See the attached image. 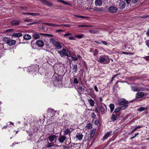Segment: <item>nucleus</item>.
<instances>
[{
    "label": "nucleus",
    "mask_w": 149,
    "mask_h": 149,
    "mask_svg": "<svg viewBox=\"0 0 149 149\" xmlns=\"http://www.w3.org/2000/svg\"><path fill=\"white\" fill-rule=\"evenodd\" d=\"M100 111L102 114H104L107 110V106L104 104V105L100 106Z\"/></svg>",
    "instance_id": "nucleus-6"
},
{
    "label": "nucleus",
    "mask_w": 149,
    "mask_h": 149,
    "mask_svg": "<svg viewBox=\"0 0 149 149\" xmlns=\"http://www.w3.org/2000/svg\"><path fill=\"white\" fill-rule=\"evenodd\" d=\"M75 37V36L74 37L72 36H70L69 37V39L70 40H76Z\"/></svg>",
    "instance_id": "nucleus-38"
},
{
    "label": "nucleus",
    "mask_w": 149,
    "mask_h": 149,
    "mask_svg": "<svg viewBox=\"0 0 149 149\" xmlns=\"http://www.w3.org/2000/svg\"><path fill=\"white\" fill-rule=\"evenodd\" d=\"M97 61L104 64L109 63L110 61V59L107 55L101 56H100Z\"/></svg>",
    "instance_id": "nucleus-1"
},
{
    "label": "nucleus",
    "mask_w": 149,
    "mask_h": 149,
    "mask_svg": "<svg viewBox=\"0 0 149 149\" xmlns=\"http://www.w3.org/2000/svg\"><path fill=\"white\" fill-rule=\"evenodd\" d=\"M94 89L95 91L97 92H98V90L97 88V87L96 86H94Z\"/></svg>",
    "instance_id": "nucleus-49"
},
{
    "label": "nucleus",
    "mask_w": 149,
    "mask_h": 149,
    "mask_svg": "<svg viewBox=\"0 0 149 149\" xmlns=\"http://www.w3.org/2000/svg\"><path fill=\"white\" fill-rule=\"evenodd\" d=\"M139 0H132V3H136L138 2Z\"/></svg>",
    "instance_id": "nucleus-47"
},
{
    "label": "nucleus",
    "mask_w": 149,
    "mask_h": 149,
    "mask_svg": "<svg viewBox=\"0 0 149 149\" xmlns=\"http://www.w3.org/2000/svg\"><path fill=\"white\" fill-rule=\"evenodd\" d=\"M142 127V126H139V125H138L137 126H136V128H137V129H139V128H140L141 127Z\"/></svg>",
    "instance_id": "nucleus-63"
},
{
    "label": "nucleus",
    "mask_w": 149,
    "mask_h": 149,
    "mask_svg": "<svg viewBox=\"0 0 149 149\" xmlns=\"http://www.w3.org/2000/svg\"><path fill=\"white\" fill-rule=\"evenodd\" d=\"M71 57L72 58V60L74 61H77L78 60V59L77 58V57H74L72 56H71Z\"/></svg>",
    "instance_id": "nucleus-43"
},
{
    "label": "nucleus",
    "mask_w": 149,
    "mask_h": 149,
    "mask_svg": "<svg viewBox=\"0 0 149 149\" xmlns=\"http://www.w3.org/2000/svg\"><path fill=\"white\" fill-rule=\"evenodd\" d=\"M146 43L147 46L149 48V40L146 41Z\"/></svg>",
    "instance_id": "nucleus-56"
},
{
    "label": "nucleus",
    "mask_w": 149,
    "mask_h": 149,
    "mask_svg": "<svg viewBox=\"0 0 149 149\" xmlns=\"http://www.w3.org/2000/svg\"><path fill=\"white\" fill-rule=\"evenodd\" d=\"M16 42V41L15 40H12L9 38L7 44L8 45L10 46L14 45L15 44Z\"/></svg>",
    "instance_id": "nucleus-10"
},
{
    "label": "nucleus",
    "mask_w": 149,
    "mask_h": 149,
    "mask_svg": "<svg viewBox=\"0 0 149 149\" xmlns=\"http://www.w3.org/2000/svg\"><path fill=\"white\" fill-rule=\"evenodd\" d=\"M122 108H121L120 107L117 108L116 109L114 110L115 112H117L119 111H120L121 109H122Z\"/></svg>",
    "instance_id": "nucleus-36"
},
{
    "label": "nucleus",
    "mask_w": 149,
    "mask_h": 149,
    "mask_svg": "<svg viewBox=\"0 0 149 149\" xmlns=\"http://www.w3.org/2000/svg\"><path fill=\"white\" fill-rule=\"evenodd\" d=\"M22 34L21 33H15L12 34V36L14 37H21L22 36Z\"/></svg>",
    "instance_id": "nucleus-18"
},
{
    "label": "nucleus",
    "mask_w": 149,
    "mask_h": 149,
    "mask_svg": "<svg viewBox=\"0 0 149 149\" xmlns=\"http://www.w3.org/2000/svg\"><path fill=\"white\" fill-rule=\"evenodd\" d=\"M83 135L81 134L77 133L76 135V138L79 140H82Z\"/></svg>",
    "instance_id": "nucleus-15"
},
{
    "label": "nucleus",
    "mask_w": 149,
    "mask_h": 149,
    "mask_svg": "<svg viewBox=\"0 0 149 149\" xmlns=\"http://www.w3.org/2000/svg\"><path fill=\"white\" fill-rule=\"evenodd\" d=\"M61 26L60 25H58L57 24H51V26Z\"/></svg>",
    "instance_id": "nucleus-39"
},
{
    "label": "nucleus",
    "mask_w": 149,
    "mask_h": 149,
    "mask_svg": "<svg viewBox=\"0 0 149 149\" xmlns=\"http://www.w3.org/2000/svg\"><path fill=\"white\" fill-rule=\"evenodd\" d=\"M86 127L87 129H89L92 128V124L91 123L87 124L86 125Z\"/></svg>",
    "instance_id": "nucleus-34"
},
{
    "label": "nucleus",
    "mask_w": 149,
    "mask_h": 149,
    "mask_svg": "<svg viewBox=\"0 0 149 149\" xmlns=\"http://www.w3.org/2000/svg\"><path fill=\"white\" fill-rule=\"evenodd\" d=\"M118 102L119 105L122 106L121 107L123 109L126 108L128 107V102L125 99L122 98L118 100Z\"/></svg>",
    "instance_id": "nucleus-3"
},
{
    "label": "nucleus",
    "mask_w": 149,
    "mask_h": 149,
    "mask_svg": "<svg viewBox=\"0 0 149 149\" xmlns=\"http://www.w3.org/2000/svg\"><path fill=\"white\" fill-rule=\"evenodd\" d=\"M20 8L25 11H26L28 9L26 7L20 6Z\"/></svg>",
    "instance_id": "nucleus-37"
},
{
    "label": "nucleus",
    "mask_w": 149,
    "mask_h": 149,
    "mask_svg": "<svg viewBox=\"0 0 149 149\" xmlns=\"http://www.w3.org/2000/svg\"><path fill=\"white\" fill-rule=\"evenodd\" d=\"M31 21V19H28V18L25 19L24 20V22H30Z\"/></svg>",
    "instance_id": "nucleus-50"
},
{
    "label": "nucleus",
    "mask_w": 149,
    "mask_h": 149,
    "mask_svg": "<svg viewBox=\"0 0 149 149\" xmlns=\"http://www.w3.org/2000/svg\"><path fill=\"white\" fill-rule=\"evenodd\" d=\"M111 132V131H110L107 132V134H106L105 135H104L103 137V139L104 140H105L109 136V135L110 134Z\"/></svg>",
    "instance_id": "nucleus-21"
},
{
    "label": "nucleus",
    "mask_w": 149,
    "mask_h": 149,
    "mask_svg": "<svg viewBox=\"0 0 149 149\" xmlns=\"http://www.w3.org/2000/svg\"><path fill=\"white\" fill-rule=\"evenodd\" d=\"M63 147L64 149L66 148V149H70V147L69 146H63Z\"/></svg>",
    "instance_id": "nucleus-55"
},
{
    "label": "nucleus",
    "mask_w": 149,
    "mask_h": 149,
    "mask_svg": "<svg viewBox=\"0 0 149 149\" xmlns=\"http://www.w3.org/2000/svg\"><path fill=\"white\" fill-rule=\"evenodd\" d=\"M117 118L116 115L113 114L112 115L111 120L112 121H114L116 120Z\"/></svg>",
    "instance_id": "nucleus-24"
},
{
    "label": "nucleus",
    "mask_w": 149,
    "mask_h": 149,
    "mask_svg": "<svg viewBox=\"0 0 149 149\" xmlns=\"http://www.w3.org/2000/svg\"><path fill=\"white\" fill-rule=\"evenodd\" d=\"M20 21L16 20H13L11 21L10 23L12 25H17L19 24Z\"/></svg>",
    "instance_id": "nucleus-16"
},
{
    "label": "nucleus",
    "mask_w": 149,
    "mask_h": 149,
    "mask_svg": "<svg viewBox=\"0 0 149 149\" xmlns=\"http://www.w3.org/2000/svg\"><path fill=\"white\" fill-rule=\"evenodd\" d=\"M57 1L58 2H61L62 3H63L64 1L63 0H58Z\"/></svg>",
    "instance_id": "nucleus-64"
},
{
    "label": "nucleus",
    "mask_w": 149,
    "mask_h": 149,
    "mask_svg": "<svg viewBox=\"0 0 149 149\" xmlns=\"http://www.w3.org/2000/svg\"><path fill=\"white\" fill-rule=\"evenodd\" d=\"M88 101L90 105L91 106H93L94 105L95 102L94 100L92 99H90L88 100Z\"/></svg>",
    "instance_id": "nucleus-22"
},
{
    "label": "nucleus",
    "mask_w": 149,
    "mask_h": 149,
    "mask_svg": "<svg viewBox=\"0 0 149 149\" xmlns=\"http://www.w3.org/2000/svg\"><path fill=\"white\" fill-rule=\"evenodd\" d=\"M33 37L35 39H37L40 38V36L38 34H35L33 35Z\"/></svg>",
    "instance_id": "nucleus-31"
},
{
    "label": "nucleus",
    "mask_w": 149,
    "mask_h": 149,
    "mask_svg": "<svg viewBox=\"0 0 149 149\" xmlns=\"http://www.w3.org/2000/svg\"><path fill=\"white\" fill-rule=\"evenodd\" d=\"M95 124L96 125H97L99 123V121L98 120H96L95 122Z\"/></svg>",
    "instance_id": "nucleus-52"
},
{
    "label": "nucleus",
    "mask_w": 149,
    "mask_h": 149,
    "mask_svg": "<svg viewBox=\"0 0 149 149\" xmlns=\"http://www.w3.org/2000/svg\"><path fill=\"white\" fill-rule=\"evenodd\" d=\"M147 108L146 107H141L139 108H138L137 110L139 111L140 112H141L142 111H145V110L147 109Z\"/></svg>",
    "instance_id": "nucleus-28"
},
{
    "label": "nucleus",
    "mask_w": 149,
    "mask_h": 149,
    "mask_svg": "<svg viewBox=\"0 0 149 149\" xmlns=\"http://www.w3.org/2000/svg\"><path fill=\"white\" fill-rule=\"evenodd\" d=\"M46 6L49 7H51L53 6V4L49 1H47L46 0L45 3H44Z\"/></svg>",
    "instance_id": "nucleus-19"
},
{
    "label": "nucleus",
    "mask_w": 149,
    "mask_h": 149,
    "mask_svg": "<svg viewBox=\"0 0 149 149\" xmlns=\"http://www.w3.org/2000/svg\"><path fill=\"white\" fill-rule=\"evenodd\" d=\"M45 36H49V37H52L53 35L51 34H45Z\"/></svg>",
    "instance_id": "nucleus-53"
},
{
    "label": "nucleus",
    "mask_w": 149,
    "mask_h": 149,
    "mask_svg": "<svg viewBox=\"0 0 149 149\" xmlns=\"http://www.w3.org/2000/svg\"><path fill=\"white\" fill-rule=\"evenodd\" d=\"M145 95L144 93L143 92H138L136 94V98H139L143 97Z\"/></svg>",
    "instance_id": "nucleus-12"
},
{
    "label": "nucleus",
    "mask_w": 149,
    "mask_h": 149,
    "mask_svg": "<svg viewBox=\"0 0 149 149\" xmlns=\"http://www.w3.org/2000/svg\"><path fill=\"white\" fill-rule=\"evenodd\" d=\"M72 70L74 71V72L76 73L77 72V65H73L72 66Z\"/></svg>",
    "instance_id": "nucleus-25"
},
{
    "label": "nucleus",
    "mask_w": 149,
    "mask_h": 149,
    "mask_svg": "<svg viewBox=\"0 0 149 149\" xmlns=\"http://www.w3.org/2000/svg\"><path fill=\"white\" fill-rule=\"evenodd\" d=\"M36 44L38 46L40 47H42L44 45V42L41 40H37Z\"/></svg>",
    "instance_id": "nucleus-11"
},
{
    "label": "nucleus",
    "mask_w": 149,
    "mask_h": 149,
    "mask_svg": "<svg viewBox=\"0 0 149 149\" xmlns=\"http://www.w3.org/2000/svg\"><path fill=\"white\" fill-rule=\"evenodd\" d=\"M9 38L8 37H4L3 39V41L4 42H5V43L7 44V43H8V40H9Z\"/></svg>",
    "instance_id": "nucleus-33"
},
{
    "label": "nucleus",
    "mask_w": 149,
    "mask_h": 149,
    "mask_svg": "<svg viewBox=\"0 0 149 149\" xmlns=\"http://www.w3.org/2000/svg\"><path fill=\"white\" fill-rule=\"evenodd\" d=\"M50 42L58 49H60L62 47V46L60 43L53 38H51Z\"/></svg>",
    "instance_id": "nucleus-4"
},
{
    "label": "nucleus",
    "mask_w": 149,
    "mask_h": 149,
    "mask_svg": "<svg viewBox=\"0 0 149 149\" xmlns=\"http://www.w3.org/2000/svg\"><path fill=\"white\" fill-rule=\"evenodd\" d=\"M96 116V115H95L94 113H92L91 116L92 118H95V117Z\"/></svg>",
    "instance_id": "nucleus-46"
},
{
    "label": "nucleus",
    "mask_w": 149,
    "mask_h": 149,
    "mask_svg": "<svg viewBox=\"0 0 149 149\" xmlns=\"http://www.w3.org/2000/svg\"><path fill=\"white\" fill-rule=\"evenodd\" d=\"M74 83L76 84H78V82L77 80V79L76 78H75L74 79Z\"/></svg>",
    "instance_id": "nucleus-40"
},
{
    "label": "nucleus",
    "mask_w": 149,
    "mask_h": 149,
    "mask_svg": "<svg viewBox=\"0 0 149 149\" xmlns=\"http://www.w3.org/2000/svg\"><path fill=\"white\" fill-rule=\"evenodd\" d=\"M127 4H130L131 1V0H125Z\"/></svg>",
    "instance_id": "nucleus-54"
},
{
    "label": "nucleus",
    "mask_w": 149,
    "mask_h": 149,
    "mask_svg": "<svg viewBox=\"0 0 149 149\" xmlns=\"http://www.w3.org/2000/svg\"><path fill=\"white\" fill-rule=\"evenodd\" d=\"M39 23L38 22H34L33 23H30L29 24L31 25V24H37V23Z\"/></svg>",
    "instance_id": "nucleus-60"
},
{
    "label": "nucleus",
    "mask_w": 149,
    "mask_h": 149,
    "mask_svg": "<svg viewBox=\"0 0 149 149\" xmlns=\"http://www.w3.org/2000/svg\"><path fill=\"white\" fill-rule=\"evenodd\" d=\"M85 88H86L84 86H78L77 87L78 90L81 91H85Z\"/></svg>",
    "instance_id": "nucleus-23"
},
{
    "label": "nucleus",
    "mask_w": 149,
    "mask_h": 149,
    "mask_svg": "<svg viewBox=\"0 0 149 149\" xmlns=\"http://www.w3.org/2000/svg\"><path fill=\"white\" fill-rule=\"evenodd\" d=\"M143 58L146 59V60H149V56L144 57H143Z\"/></svg>",
    "instance_id": "nucleus-51"
},
{
    "label": "nucleus",
    "mask_w": 149,
    "mask_h": 149,
    "mask_svg": "<svg viewBox=\"0 0 149 149\" xmlns=\"http://www.w3.org/2000/svg\"><path fill=\"white\" fill-rule=\"evenodd\" d=\"M95 130L93 129V130L91 132L90 135V138L92 139L94 136L95 134Z\"/></svg>",
    "instance_id": "nucleus-26"
},
{
    "label": "nucleus",
    "mask_w": 149,
    "mask_h": 149,
    "mask_svg": "<svg viewBox=\"0 0 149 149\" xmlns=\"http://www.w3.org/2000/svg\"><path fill=\"white\" fill-rule=\"evenodd\" d=\"M61 26H65L67 27H70V25L69 24H61L60 25Z\"/></svg>",
    "instance_id": "nucleus-41"
},
{
    "label": "nucleus",
    "mask_w": 149,
    "mask_h": 149,
    "mask_svg": "<svg viewBox=\"0 0 149 149\" xmlns=\"http://www.w3.org/2000/svg\"><path fill=\"white\" fill-rule=\"evenodd\" d=\"M84 36V35L81 34L80 35H76L75 36V37L79 39H81L83 38Z\"/></svg>",
    "instance_id": "nucleus-32"
},
{
    "label": "nucleus",
    "mask_w": 149,
    "mask_h": 149,
    "mask_svg": "<svg viewBox=\"0 0 149 149\" xmlns=\"http://www.w3.org/2000/svg\"><path fill=\"white\" fill-rule=\"evenodd\" d=\"M64 31L63 30H61V29H58V30H56V32H61V31Z\"/></svg>",
    "instance_id": "nucleus-58"
},
{
    "label": "nucleus",
    "mask_w": 149,
    "mask_h": 149,
    "mask_svg": "<svg viewBox=\"0 0 149 149\" xmlns=\"http://www.w3.org/2000/svg\"><path fill=\"white\" fill-rule=\"evenodd\" d=\"M137 129V128H136V127L134 128L133 129V130H132V133H133Z\"/></svg>",
    "instance_id": "nucleus-61"
},
{
    "label": "nucleus",
    "mask_w": 149,
    "mask_h": 149,
    "mask_svg": "<svg viewBox=\"0 0 149 149\" xmlns=\"http://www.w3.org/2000/svg\"><path fill=\"white\" fill-rule=\"evenodd\" d=\"M110 108L111 110V111L112 112L114 108V105L113 104H111L109 105Z\"/></svg>",
    "instance_id": "nucleus-29"
},
{
    "label": "nucleus",
    "mask_w": 149,
    "mask_h": 149,
    "mask_svg": "<svg viewBox=\"0 0 149 149\" xmlns=\"http://www.w3.org/2000/svg\"><path fill=\"white\" fill-rule=\"evenodd\" d=\"M30 15L36 16H39L40 15V14L38 13H30Z\"/></svg>",
    "instance_id": "nucleus-35"
},
{
    "label": "nucleus",
    "mask_w": 149,
    "mask_h": 149,
    "mask_svg": "<svg viewBox=\"0 0 149 149\" xmlns=\"http://www.w3.org/2000/svg\"><path fill=\"white\" fill-rule=\"evenodd\" d=\"M101 42L105 45H108L107 43L105 41L101 40Z\"/></svg>",
    "instance_id": "nucleus-45"
},
{
    "label": "nucleus",
    "mask_w": 149,
    "mask_h": 149,
    "mask_svg": "<svg viewBox=\"0 0 149 149\" xmlns=\"http://www.w3.org/2000/svg\"><path fill=\"white\" fill-rule=\"evenodd\" d=\"M125 3L123 1H120L119 4V8L120 9H123L125 8Z\"/></svg>",
    "instance_id": "nucleus-13"
},
{
    "label": "nucleus",
    "mask_w": 149,
    "mask_h": 149,
    "mask_svg": "<svg viewBox=\"0 0 149 149\" xmlns=\"http://www.w3.org/2000/svg\"><path fill=\"white\" fill-rule=\"evenodd\" d=\"M22 14L23 15H30V13L28 12H25L22 13Z\"/></svg>",
    "instance_id": "nucleus-57"
},
{
    "label": "nucleus",
    "mask_w": 149,
    "mask_h": 149,
    "mask_svg": "<svg viewBox=\"0 0 149 149\" xmlns=\"http://www.w3.org/2000/svg\"><path fill=\"white\" fill-rule=\"evenodd\" d=\"M54 146V143H48V144L46 145V148L51 147Z\"/></svg>",
    "instance_id": "nucleus-30"
},
{
    "label": "nucleus",
    "mask_w": 149,
    "mask_h": 149,
    "mask_svg": "<svg viewBox=\"0 0 149 149\" xmlns=\"http://www.w3.org/2000/svg\"><path fill=\"white\" fill-rule=\"evenodd\" d=\"M58 53L59 54L61 57L66 56L68 57H71V54L67 50L63 48L60 51H58Z\"/></svg>",
    "instance_id": "nucleus-2"
},
{
    "label": "nucleus",
    "mask_w": 149,
    "mask_h": 149,
    "mask_svg": "<svg viewBox=\"0 0 149 149\" xmlns=\"http://www.w3.org/2000/svg\"><path fill=\"white\" fill-rule=\"evenodd\" d=\"M23 38L25 40H29L31 39V36L28 34L25 35L23 37Z\"/></svg>",
    "instance_id": "nucleus-20"
},
{
    "label": "nucleus",
    "mask_w": 149,
    "mask_h": 149,
    "mask_svg": "<svg viewBox=\"0 0 149 149\" xmlns=\"http://www.w3.org/2000/svg\"><path fill=\"white\" fill-rule=\"evenodd\" d=\"M60 136L58 138V141L59 142L61 143H63L66 139V137L64 135H62L60 134Z\"/></svg>",
    "instance_id": "nucleus-8"
},
{
    "label": "nucleus",
    "mask_w": 149,
    "mask_h": 149,
    "mask_svg": "<svg viewBox=\"0 0 149 149\" xmlns=\"http://www.w3.org/2000/svg\"><path fill=\"white\" fill-rule=\"evenodd\" d=\"M108 10L111 13H115L118 10L117 8L114 6H111L110 7L108 8Z\"/></svg>",
    "instance_id": "nucleus-9"
},
{
    "label": "nucleus",
    "mask_w": 149,
    "mask_h": 149,
    "mask_svg": "<svg viewBox=\"0 0 149 149\" xmlns=\"http://www.w3.org/2000/svg\"><path fill=\"white\" fill-rule=\"evenodd\" d=\"M95 4L96 6H100L102 4V0H95Z\"/></svg>",
    "instance_id": "nucleus-14"
},
{
    "label": "nucleus",
    "mask_w": 149,
    "mask_h": 149,
    "mask_svg": "<svg viewBox=\"0 0 149 149\" xmlns=\"http://www.w3.org/2000/svg\"><path fill=\"white\" fill-rule=\"evenodd\" d=\"M77 17H79V18H84V19H86L88 18V17L84 16H76Z\"/></svg>",
    "instance_id": "nucleus-42"
},
{
    "label": "nucleus",
    "mask_w": 149,
    "mask_h": 149,
    "mask_svg": "<svg viewBox=\"0 0 149 149\" xmlns=\"http://www.w3.org/2000/svg\"><path fill=\"white\" fill-rule=\"evenodd\" d=\"M72 34L70 33H67L66 34H63V36L64 37H65L67 36H68L69 35H72Z\"/></svg>",
    "instance_id": "nucleus-44"
},
{
    "label": "nucleus",
    "mask_w": 149,
    "mask_h": 149,
    "mask_svg": "<svg viewBox=\"0 0 149 149\" xmlns=\"http://www.w3.org/2000/svg\"><path fill=\"white\" fill-rule=\"evenodd\" d=\"M132 91L134 92L144 91V89L139 87H136L134 86L131 87Z\"/></svg>",
    "instance_id": "nucleus-7"
},
{
    "label": "nucleus",
    "mask_w": 149,
    "mask_h": 149,
    "mask_svg": "<svg viewBox=\"0 0 149 149\" xmlns=\"http://www.w3.org/2000/svg\"><path fill=\"white\" fill-rule=\"evenodd\" d=\"M57 137V136L53 134L50 135L48 137V139L50 142H52L54 141H55L56 140Z\"/></svg>",
    "instance_id": "nucleus-5"
},
{
    "label": "nucleus",
    "mask_w": 149,
    "mask_h": 149,
    "mask_svg": "<svg viewBox=\"0 0 149 149\" xmlns=\"http://www.w3.org/2000/svg\"><path fill=\"white\" fill-rule=\"evenodd\" d=\"M93 9L94 10L98 12H102L104 10V8H102L95 7Z\"/></svg>",
    "instance_id": "nucleus-17"
},
{
    "label": "nucleus",
    "mask_w": 149,
    "mask_h": 149,
    "mask_svg": "<svg viewBox=\"0 0 149 149\" xmlns=\"http://www.w3.org/2000/svg\"><path fill=\"white\" fill-rule=\"evenodd\" d=\"M12 30H13V29H7L6 30V32H10Z\"/></svg>",
    "instance_id": "nucleus-59"
},
{
    "label": "nucleus",
    "mask_w": 149,
    "mask_h": 149,
    "mask_svg": "<svg viewBox=\"0 0 149 149\" xmlns=\"http://www.w3.org/2000/svg\"><path fill=\"white\" fill-rule=\"evenodd\" d=\"M71 131L70 130V129H67L64 132V135H67L68 134H70V132H71Z\"/></svg>",
    "instance_id": "nucleus-27"
},
{
    "label": "nucleus",
    "mask_w": 149,
    "mask_h": 149,
    "mask_svg": "<svg viewBox=\"0 0 149 149\" xmlns=\"http://www.w3.org/2000/svg\"><path fill=\"white\" fill-rule=\"evenodd\" d=\"M63 3L64 4H67V5H70V4L69 3H68L67 2L65 1H64V2Z\"/></svg>",
    "instance_id": "nucleus-62"
},
{
    "label": "nucleus",
    "mask_w": 149,
    "mask_h": 149,
    "mask_svg": "<svg viewBox=\"0 0 149 149\" xmlns=\"http://www.w3.org/2000/svg\"><path fill=\"white\" fill-rule=\"evenodd\" d=\"M51 23H45L43 22L42 23V24H46L47 25L51 26Z\"/></svg>",
    "instance_id": "nucleus-48"
}]
</instances>
